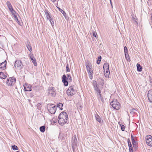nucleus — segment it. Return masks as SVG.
Listing matches in <instances>:
<instances>
[{"label": "nucleus", "mask_w": 152, "mask_h": 152, "mask_svg": "<svg viewBox=\"0 0 152 152\" xmlns=\"http://www.w3.org/2000/svg\"><path fill=\"white\" fill-rule=\"evenodd\" d=\"M68 118L66 113L64 111L62 112L58 116V122L60 125L63 126L67 122Z\"/></svg>", "instance_id": "f257e3e1"}, {"label": "nucleus", "mask_w": 152, "mask_h": 152, "mask_svg": "<svg viewBox=\"0 0 152 152\" xmlns=\"http://www.w3.org/2000/svg\"><path fill=\"white\" fill-rule=\"evenodd\" d=\"M47 109L51 114H54L56 110V107L55 105L51 104H48L47 105Z\"/></svg>", "instance_id": "f03ea898"}, {"label": "nucleus", "mask_w": 152, "mask_h": 152, "mask_svg": "<svg viewBox=\"0 0 152 152\" xmlns=\"http://www.w3.org/2000/svg\"><path fill=\"white\" fill-rule=\"evenodd\" d=\"M110 104L114 109L116 110H119L120 107V104L116 99H114L112 101Z\"/></svg>", "instance_id": "7ed1b4c3"}, {"label": "nucleus", "mask_w": 152, "mask_h": 152, "mask_svg": "<svg viewBox=\"0 0 152 152\" xmlns=\"http://www.w3.org/2000/svg\"><path fill=\"white\" fill-rule=\"evenodd\" d=\"M16 82V79L13 77L8 78L6 81V84L8 86H12Z\"/></svg>", "instance_id": "20e7f679"}, {"label": "nucleus", "mask_w": 152, "mask_h": 152, "mask_svg": "<svg viewBox=\"0 0 152 152\" xmlns=\"http://www.w3.org/2000/svg\"><path fill=\"white\" fill-rule=\"evenodd\" d=\"M75 92L76 91L73 86H70L66 91L67 94L69 96H73L75 94Z\"/></svg>", "instance_id": "39448f33"}, {"label": "nucleus", "mask_w": 152, "mask_h": 152, "mask_svg": "<svg viewBox=\"0 0 152 152\" xmlns=\"http://www.w3.org/2000/svg\"><path fill=\"white\" fill-rule=\"evenodd\" d=\"M14 67L15 68L19 70L22 69L23 68V65L21 61L20 60H16L15 62Z\"/></svg>", "instance_id": "423d86ee"}, {"label": "nucleus", "mask_w": 152, "mask_h": 152, "mask_svg": "<svg viewBox=\"0 0 152 152\" xmlns=\"http://www.w3.org/2000/svg\"><path fill=\"white\" fill-rule=\"evenodd\" d=\"M145 139L147 144L149 146H152V136L148 135L146 137Z\"/></svg>", "instance_id": "0eeeda50"}, {"label": "nucleus", "mask_w": 152, "mask_h": 152, "mask_svg": "<svg viewBox=\"0 0 152 152\" xmlns=\"http://www.w3.org/2000/svg\"><path fill=\"white\" fill-rule=\"evenodd\" d=\"M7 5L9 8L10 11L11 12L12 15H14L15 13H16V12L12 8V5L9 1H8L7 2Z\"/></svg>", "instance_id": "6e6552de"}, {"label": "nucleus", "mask_w": 152, "mask_h": 152, "mask_svg": "<svg viewBox=\"0 0 152 152\" xmlns=\"http://www.w3.org/2000/svg\"><path fill=\"white\" fill-rule=\"evenodd\" d=\"M54 89V87H50L48 89V94L51 96L53 97L55 96L56 94Z\"/></svg>", "instance_id": "1a4fd4ad"}, {"label": "nucleus", "mask_w": 152, "mask_h": 152, "mask_svg": "<svg viewBox=\"0 0 152 152\" xmlns=\"http://www.w3.org/2000/svg\"><path fill=\"white\" fill-rule=\"evenodd\" d=\"M68 79L65 75H64L62 77V82L64 83L65 86H68L69 83L67 81Z\"/></svg>", "instance_id": "9d476101"}, {"label": "nucleus", "mask_w": 152, "mask_h": 152, "mask_svg": "<svg viewBox=\"0 0 152 152\" xmlns=\"http://www.w3.org/2000/svg\"><path fill=\"white\" fill-rule=\"evenodd\" d=\"M7 61L5 60L4 62L0 63V68L1 69L4 70L6 68Z\"/></svg>", "instance_id": "9b49d317"}, {"label": "nucleus", "mask_w": 152, "mask_h": 152, "mask_svg": "<svg viewBox=\"0 0 152 152\" xmlns=\"http://www.w3.org/2000/svg\"><path fill=\"white\" fill-rule=\"evenodd\" d=\"M148 97L150 102H152V90H150L148 91Z\"/></svg>", "instance_id": "f8f14e48"}, {"label": "nucleus", "mask_w": 152, "mask_h": 152, "mask_svg": "<svg viewBox=\"0 0 152 152\" xmlns=\"http://www.w3.org/2000/svg\"><path fill=\"white\" fill-rule=\"evenodd\" d=\"M31 86L30 85L28 84H26L24 86V89L25 91H31Z\"/></svg>", "instance_id": "ddd939ff"}, {"label": "nucleus", "mask_w": 152, "mask_h": 152, "mask_svg": "<svg viewBox=\"0 0 152 152\" xmlns=\"http://www.w3.org/2000/svg\"><path fill=\"white\" fill-rule=\"evenodd\" d=\"M30 57L34 65L35 66H37V63L36 62L35 58L33 56V54L31 55L30 54Z\"/></svg>", "instance_id": "4468645a"}, {"label": "nucleus", "mask_w": 152, "mask_h": 152, "mask_svg": "<svg viewBox=\"0 0 152 152\" xmlns=\"http://www.w3.org/2000/svg\"><path fill=\"white\" fill-rule=\"evenodd\" d=\"M44 11L46 16L47 19L49 20L52 18L51 16L50 13L48 10H45Z\"/></svg>", "instance_id": "2eb2a0df"}, {"label": "nucleus", "mask_w": 152, "mask_h": 152, "mask_svg": "<svg viewBox=\"0 0 152 152\" xmlns=\"http://www.w3.org/2000/svg\"><path fill=\"white\" fill-rule=\"evenodd\" d=\"M77 140L76 139V135H75L73 137L72 141V145H76L77 144Z\"/></svg>", "instance_id": "dca6fc26"}, {"label": "nucleus", "mask_w": 152, "mask_h": 152, "mask_svg": "<svg viewBox=\"0 0 152 152\" xmlns=\"http://www.w3.org/2000/svg\"><path fill=\"white\" fill-rule=\"evenodd\" d=\"M26 46L28 50L30 51L31 52L32 51V48L31 46V45L30 43L29 42H28L26 44Z\"/></svg>", "instance_id": "f3484780"}, {"label": "nucleus", "mask_w": 152, "mask_h": 152, "mask_svg": "<svg viewBox=\"0 0 152 152\" xmlns=\"http://www.w3.org/2000/svg\"><path fill=\"white\" fill-rule=\"evenodd\" d=\"M104 75L105 77H108L110 74V72L109 69H106L104 70Z\"/></svg>", "instance_id": "a211bd4d"}, {"label": "nucleus", "mask_w": 152, "mask_h": 152, "mask_svg": "<svg viewBox=\"0 0 152 152\" xmlns=\"http://www.w3.org/2000/svg\"><path fill=\"white\" fill-rule=\"evenodd\" d=\"M97 93V96L98 99H99V96H101V90L99 89H97L95 90Z\"/></svg>", "instance_id": "6ab92c4d"}, {"label": "nucleus", "mask_w": 152, "mask_h": 152, "mask_svg": "<svg viewBox=\"0 0 152 152\" xmlns=\"http://www.w3.org/2000/svg\"><path fill=\"white\" fill-rule=\"evenodd\" d=\"M137 70L138 71L140 72L142 71V67L140 65V64L137 63Z\"/></svg>", "instance_id": "aec40b11"}, {"label": "nucleus", "mask_w": 152, "mask_h": 152, "mask_svg": "<svg viewBox=\"0 0 152 152\" xmlns=\"http://www.w3.org/2000/svg\"><path fill=\"white\" fill-rule=\"evenodd\" d=\"M132 19L136 23L135 25H137L138 23H137V19L136 18V17L135 16H134V15H133L132 16Z\"/></svg>", "instance_id": "412c9836"}, {"label": "nucleus", "mask_w": 152, "mask_h": 152, "mask_svg": "<svg viewBox=\"0 0 152 152\" xmlns=\"http://www.w3.org/2000/svg\"><path fill=\"white\" fill-rule=\"evenodd\" d=\"M7 76L4 75L3 72H0V78L1 79H5Z\"/></svg>", "instance_id": "4be33fe9"}, {"label": "nucleus", "mask_w": 152, "mask_h": 152, "mask_svg": "<svg viewBox=\"0 0 152 152\" xmlns=\"http://www.w3.org/2000/svg\"><path fill=\"white\" fill-rule=\"evenodd\" d=\"M57 8L61 12V13L63 14V15L65 17V18H66V14L65 12L59 7H58Z\"/></svg>", "instance_id": "5701e85b"}, {"label": "nucleus", "mask_w": 152, "mask_h": 152, "mask_svg": "<svg viewBox=\"0 0 152 152\" xmlns=\"http://www.w3.org/2000/svg\"><path fill=\"white\" fill-rule=\"evenodd\" d=\"M58 138L59 140H63L64 139V135L63 134L60 133Z\"/></svg>", "instance_id": "b1692460"}, {"label": "nucleus", "mask_w": 152, "mask_h": 152, "mask_svg": "<svg viewBox=\"0 0 152 152\" xmlns=\"http://www.w3.org/2000/svg\"><path fill=\"white\" fill-rule=\"evenodd\" d=\"M13 15L14 17L15 20L17 22V23L19 25L21 26V23L19 21L18 19V18L17 17V15H15V14H14V15Z\"/></svg>", "instance_id": "393cba45"}, {"label": "nucleus", "mask_w": 152, "mask_h": 152, "mask_svg": "<svg viewBox=\"0 0 152 152\" xmlns=\"http://www.w3.org/2000/svg\"><path fill=\"white\" fill-rule=\"evenodd\" d=\"M103 68L104 69H104H109V64L107 63H105L104 64L103 66Z\"/></svg>", "instance_id": "a878e982"}, {"label": "nucleus", "mask_w": 152, "mask_h": 152, "mask_svg": "<svg viewBox=\"0 0 152 152\" xmlns=\"http://www.w3.org/2000/svg\"><path fill=\"white\" fill-rule=\"evenodd\" d=\"M89 77L91 79H92L93 78V70H91L88 72Z\"/></svg>", "instance_id": "bb28decb"}, {"label": "nucleus", "mask_w": 152, "mask_h": 152, "mask_svg": "<svg viewBox=\"0 0 152 152\" xmlns=\"http://www.w3.org/2000/svg\"><path fill=\"white\" fill-rule=\"evenodd\" d=\"M93 86L94 88V90H96L97 89L99 88L97 86V83L96 81H95L94 82L93 84Z\"/></svg>", "instance_id": "cd10ccee"}, {"label": "nucleus", "mask_w": 152, "mask_h": 152, "mask_svg": "<svg viewBox=\"0 0 152 152\" xmlns=\"http://www.w3.org/2000/svg\"><path fill=\"white\" fill-rule=\"evenodd\" d=\"M93 86L94 88V90H96L97 89L99 88L97 86V83L96 81H95L94 82L93 84Z\"/></svg>", "instance_id": "c85d7f7f"}, {"label": "nucleus", "mask_w": 152, "mask_h": 152, "mask_svg": "<svg viewBox=\"0 0 152 152\" xmlns=\"http://www.w3.org/2000/svg\"><path fill=\"white\" fill-rule=\"evenodd\" d=\"M45 126H40L39 128L40 131L42 132H44L45 131Z\"/></svg>", "instance_id": "c756f323"}, {"label": "nucleus", "mask_w": 152, "mask_h": 152, "mask_svg": "<svg viewBox=\"0 0 152 152\" xmlns=\"http://www.w3.org/2000/svg\"><path fill=\"white\" fill-rule=\"evenodd\" d=\"M63 106V105L62 103H59L57 104V107H58L61 110H63L62 107Z\"/></svg>", "instance_id": "7c9ffc66"}, {"label": "nucleus", "mask_w": 152, "mask_h": 152, "mask_svg": "<svg viewBox=\"0 0 152 152\" xmlns=\"http://www.w3.org/2000/svg\"><path fill=\"white\" fill-rule=\"evenodd\" d=\"M66 76H67V78L68 79V80L69 81H71L72 79V77L71 76V75L70 74H67L66 75Z\"/></svg>", "instance_id": "2f4dec72"}, {"label": "nucleus", "mask_w": 152, "mask_h": 152, "mask_svg": "<svg viewBox=\"0 0 152 152\" xmlns=\"http://www.w3.org/2000/svg\"><path fill=\"white\" fill-rule=\"evenodd\" d=\"M137 110L133 108L130 110V112L131 114L133 115L136 113L135 112Z\"/></svg>", "instance_id": "473e14b6"}, {"label": "nucleus", "mask_w": 152, "mask_h": 152, "mask_svg": "<svg viewBox=\"0 0 152 152\" xmlns=\"http://www.w3.org/2000/svg\"><path fill=\"white\" fill-rule=\"evenodd\" d=\"M95 117L96 121H98L99 123L101 122V118L97 114L96 115Z\"/></svg>", "instance_id": "72a5a7b5"}, {"label": "nucleus", "mask_w": 152, "mask_h": 152, "mask_svg": "<svg viewBox=\"0 0 152 152\" xmlns=\"http://www.w3.org/2000/svg\"><path fill=\"white\" fill-rule=\"evenodd\" d=\"M49 20L51 24V25L53 27V26H54V20L52 18H50V19H49Z\"/></svg>", "instance_id": "f704fd0d"}, {"label": "nucleus", "mask_w": 152, "mask_h": 152, "mask_svg": "<svg viewBox=\"0 0 152 152\" xmlns=\"http://www.w3.org/2000/svg\"><path fill=\"white\" fill-rule=\"evenodd\" d=\"M125 56L126 59L127 60V61H129L130 60V58L129 54H127V55L125 54Z\"/></svg>", "instance_id": "c9c22d12"}, {"label": "nucleus", "mask_w": 152, "mask_h": 152, "mask_svg": "<svg viewBox=\"0 0 152 152\" xmlns=\"http://www.w3.org/2000/svg\"><path fill=\"white\" fill-rule=\"evenodd\" d=\"M124 53L125 54H128V50L126 46H125L124 48Z\"/></svg>", "instance_id": "e433bc0d"}, {"label": "nucleus", "mask_w": 152, "mask_h": 152, "mask_svg": "<svg viewBox=\"0 0 152 152\" xmlns=\"http://www.w3.org/2000/svg\"><path fill=\"white\" fill-rule=\"evenodd\" d=\"M37 109L39 110H40L42 107L41 104L40 103H38L37 104Z\"/></svg>", "instance_id": "4c0bfd02"}, {"label": "nucleus", "mask_w": 152, "mask_h": 152, "mask_svg": "<svg viewBox=\"0 0 152 152\" xmlns=\"http://www.w3.org/2000/svg\"><path fill=\"white\" fill-rule=\"evenodd\" d=\"M66 72H69L70 69L69 67L68 64H67L66 67Z\"/></svg>", "instance_id": "58836bf2"}, {"label": "nucleus", "mask_w": 152, "mask_h": 152, "mask_svg": "<svg viewBox=\"0 0 152 152\" xmlns=\"http://www.w3.org/2000/svg\"><path fill=\"white\" fill-rule=\"evenodd\" d=\"M12 149L14 150H18V148L17 146L15 145H12Z\"/></svg>", "instance_id": "ea45409f"}, {"label": "nucleus", "mask_w": 152, "mask_h": 152, "mask_svg": "<svg viewBox=\"0 0 152 152\" xmlns=\"http://www.w3.org/2000/svg\"><path fill=\"white\" fill-rule=\"evenodd\" d=\"M134 148L136 149L137 148V143L136 142L135 143L132 144Z\"/></svg>", "instance_id": "a19ab883"}, {"label": "nucleus", "mask_w": 152, "mask_h": 152, "mask_svg": "<svg viewBox=\"0 0 152 152\" xmlns=\"http://www.w3.org/2000/svg\"><path fill=\"white\" fill-rule=\"evenodd\" d=\"M93 35L96 38L97 34L96 32L95 33L94 31L93 32Z\"/></svg>", "instance_id": "79ce46f5"}, {"label": "nucleus", "mask_w": 152, "mask_h": 152, "mask_svg": "<svg viewBox=\"0 0 152 152\" xmlns=\"http://www.w3.org/2000/svg\"><path fill=\"white\" fill-rule=\"evenodd\" d=\"M121 129L122 131H124L125 129V126L124 125H122L121 126Z\"/></svg>", "instance_id": "37998d69"}, {"label": "nucleus", "mask_w": 152, "mask_h": 152, "mask_svg": "<svg viewBox=\"0 0 152 152\" xmlns=\"http://www.w3.org/2000/svg\"><path fill=\"white\" fill-rule=\"evenodd\" d=\"M135 139H136V137H135L134 138V139H132V144H134V143H135L136 142H135Z\"/></svg>", "instance_id": "c03bdc74"}, {"label": "nucleus", "mask_w": 152, "mask_h": 152, "mask_svg": "<svg viewBox=\"0 0 152 152\" xmlns=\"http://www.w3.org/2000/svg\"><path fill=\"white\" fill-rule=\"evenodd\" d=\"M101 59H102V57H101V56H99V57L98 58L97 60H98V61H101Z\"/></svg>", "instance_id": "a18cd8bd"}, {"label": "nucleus", "mask_w": 152, "mask_h": 152, "mask_svg": "<svg viewBox=\"0 0 152 152\" xmlns=\"http://www.w3.org/2000/svg\"><path fill=\"white\" fill-rule=\"evenodd\" d=\"M100 98V99L101 100V101L102 102H103V97H102V95H101V96H99V99H99Z\"/></svg>", "instance_id": "49530a36"}, {"label": "nucleus", "mask_w": 152, "mask_h": 152, "mask_svg": "<svg viewBox=\"0 0 152 152\" xmlns=\"http://www.w3.org/2000/svg\"><path fill=\"white\" fill-rule=\"evenodd\" d=\"M129 152H134L133 147L129 148Z\"/></svg>", "instance_id": "de8ad7c7"}, {"label": "nucleus", "mask_w": 152, "mask_h": 152, "mask_svg": "<svg viewBox=\"0 0 152 152\" xmlns=\"http://www.w3.org/2000/svg\"><path fill=\"white\" fill-rule=\"evenodd\" d=\"M128 145L129 148L132 147L131 143L128 144Z\"/></svg>", "instance_id": "09e8293b"}, {"label": "nucleus", "mask_w": 152, "mask_h": 152, "mask_svg": "<svg viewBox=\"0 0 152 152\" xmlns=\"http://www.w3.org/2000/svg\"><path fill=\"white\" fill-rule=\"evenodd\" d=\"M50 1L53 3H54L55 2H58V0H50Z\"/></svg>", "instance_id": "8fccbe9b"}, {"label": "nucleus", "mask_w": 152, "mask_h": 152, "mask_svg": "<svg viewBox=\"0 0 152 152\" xmlns=\"http://www.w3.org/2000/svg\"><path fill=\"white\" fill-rule=\"evenodd\" d=\"M127 142H128V144H129V143H131L130 139L129 138H128L127 139Z\"/></svg>", "instance_id": "3c124183"}, {"label": "nucleus", "mask_w": 152, "mask_h": 152, "mask_svg": "<svg viewBox=\"0 0 152 152\" xmlns=\"http://www.w3.org/2000/svg\"><path fill=\"white\" fill-rule=\"evenodd\" d=\"M92 67L91 66L90 67L88 68V70H87L88 72V71L91 70H92V69H91V67Z\"/></svg>", "instance_id": "603ef678"}, {"label": "nucleus", "mask_w": 152, "mask_h": 152, "mask_svg": "<svg viewBox=\"0 0 152 152\" xmlns=\"http://www.w3.org/2000/svg\"><path fill=\"white\" fill-rule=\"evenodd\" d=\"M90 67L88 65H86V67L87 70H88V68Z\"/></svg>", "instance_id": "864d4df0"}, {"label": "nucleus", "mask_w": 152, "mask_h": 152, "mask_svg": "<svg viewBox=\"0 0 152 152\" xmlns=\"http://www.w3.org/2000/svg\"><path fill=\"white\" fill-rule=\"evenodd\" d=\"M151 22H152V13L151 14Z\"/></svg>", "instance_id": "5fc2aeb1"}, {"label": "nucleus", "mask_w": 152, "mask_h": 152, "mask_svg": "<svg viewBox=\"0 0 152 152\" xmlns=\"http://www.w3.org/2000/svg\"><path fill=\"white\" fill-rule=\"evenodd\" d=\"M100 61H98V60H97V61H96V63L97 64H100Z\"/></svg>", "instance_id": "6e6d98bb"}, {"label": "nucleus", "mask_w": 152, "mask_h": 152, "mask_svg": "<svg viewBox=\"0 0 152 152\" xmlns=\"http://www.w3.org/2000/svg\"><path fill=\"white\" fill-rule=\"evenodd\" d=\"M131 140H132V139H134V137H133V136L132 134H131Z\"/></svg>", "instance_id": "4d7b16f0"}, {"label": "nucleus", "mask_w": 152, "mask_h": 152, "mask_svg": "<svg viewBox=\"0 0 152 152\" xmlns=\"http://www.w3.org/2000/svg\"><path fill=\"white\" fill-rule=\"evenodd\" d=\"M110 4H111L112 6V3L111 0H110Z\"/></svg>", "instance_id": "13d9d810"}, {"label": "nucleus", "mask_w": 152, "mask_h": 152, "mask_svg": "<svg viewBox=\"0 0 152 152\" xmlns=\"http://www.w3.org/2000/svg\"><path fill=\"white\" fill-rule=\"evenodd\" d=\"M15 152H19V151H16Z\"/></svg>", "instance_id": "bf43d9fd"}]
</instances>
